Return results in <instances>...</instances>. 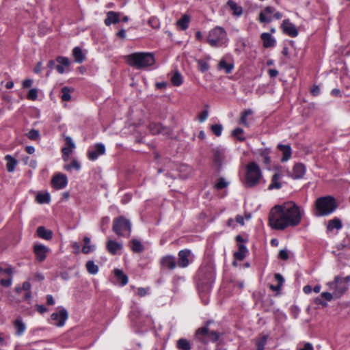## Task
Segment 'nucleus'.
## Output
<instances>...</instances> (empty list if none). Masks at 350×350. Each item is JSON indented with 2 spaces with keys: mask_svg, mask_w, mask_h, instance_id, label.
<instances>
[{
  "mask_svg": "<svg viewBox=\"0 0 350 350\" xmlns=\"http://www.w3.org/2000/svg\"><path fill=\"white\" fill-rule=\"evenodd\" d=\"M215 325L213 321H206L203 327L196 331V338L204 344L216 342L219 338L220 333L213 327Z\"/></svg>",
  "mask_w": 350,
  "mask_h": 350,
  "instance_id": "f257e3e1",
  "label": "nucleus"
},
{
  "mask_svg": "<svg viewBox=\"0 0 350 350\" xmlns=\"http://www.w3.org/2000/svg\"><path fill=\"white\" fill-rule=\"evenodd\" d=\"M126 62L137 69L153 65L155 62L154 55L151 53H133L126 57Z\"/></svg>",
  "mask_w": 350,
  "mask_h": 350,
  "instance_id": "f03ea898",
  "label": "nucleus"
},
{
  "mask_svg": "<svg viewBox=\"0 0 350 350\" xmlns=\"http://www.w3.org/2000/svg\"><path fill=\"white\" fill-rule=\"evenodd\" d=\"M335 199L332 196L320 197L317 199L314 204V215L322 217L331 214L336 208Z\"/></svg>",
  "mask_w": 350,
  "mask_h": 350,
  "instance_id": "7ed1b4c3",
  "label": "nucleus"
},
{
  "mask_svg": "<svg viewBox=\"0 0 350 350\" xmlns=\"http://www.w3.org/2000/svg\"><path fill=\"white\" fill-rule=\"evenodd\" d=\"M280 206H282L285 215L288 226H296L300 223L301 220L300 209L295 203L288 202L280 205Z\"/></svg>",
  "mask_w": 350,
  "mask_h": 350,
  "instance_id": "20e7f679",
  "label": "nucleus"
},
{
  "mask_svg": "<svg viewBox=\"0 0 350 350\" xmlns=\"http://www.w3.org/2000/svg\"><path fill=\"white\" fill-rule=\"evenodd\" d=\"M269 224L271 228L284 230L288 227L285 215L280 205L273 207L269 215Z\"/></svg>",
  "mask_w": 350,
  "mask_h": 350,
  "instance_id": "39448f33",
  "label": "nucleus"
},
{
  "mask_svg": "<svg viewBox=\"0 0 350 350\" xmlns=\"http://www.w3.org/2000/svg\"><path fill=\"white\" fill-rule=\"evenodd\" d=\"M206 40L213 47L226 46L228 42L226 30L219 26L214 27L209 31Z\"/></svg>",
  "mask_w": 350,
  "mask_h": 350,
  "instance_id": "423d86ee",
  "label": "nucleus"
},
{
  "mask_svg": "<svg viewBox=\"0 0 350 350\" xmlns=\"http://www.w3.org/2000/svg\"><path fill=\"white\" fill-rule=\"evenodd\" d=\"M262 177L261 170L257 163L250 162L246 167V174L243 183L245 187L252 188L256 186Z\"/></svg>",
  "mask_w": 350,
  "mask_h": 350,
  "instance_id": "0eeeda50",
  "label": "nucleus"
},
{
  "mask_svg": "<svg viewBox=\"0 0 350 350\" xmlns=\"http://www.w3.org/2000/svg\"><path fill=\"white\" fill-rule=\"evenodd\" d=\"M112 230L119 237H129L131 233V221L124 216L116 217L113 221Z\"/></svg>",
  "mask_w": 350,
  "mask_h": 350,
  "instance_id": "6e6552de",
  "label": "nucleus"
},
{
  "mask_svg": "<svg viewBox=\"0 0 350 350\" xmlns=\"http://www.w3.org/2000/svg\"><path fill=\"white\" fill-rule=\"evenodd\" d=\"M350 282V275L345 278L336 276L334 280L329 282V289L334 291V295L336 298L340 297L348 289V284Z\"/></svg>",
  "mask_w": 350,
  "mask_h": 350,
  "instance_id": "1a4fd4ad",
  "label": "nucleus"
},
{
  "mask_svg": "<svg viewBox=\"0 0 350 350\" xmlns=\"http://www.w3.org/2000/svg\"><path fill=\"white\" fill-rule=\"evenodd\" d=\"M105 153V146L103 144L97 143L90 148L88 151V157L91 161H95L100 155Z\"/></svg>",
  "mask_w": 350,
  "mask_h": 350,
  "instance_id": "9d476101",
  "label": "nucleus"
},
{
  "mask_svg": "<svg viewBox=\"0 0 350 350\" xmlns=\"http://www.w3.org/2000/svg\"><path fill=\"white\" fill-rule=\"evenodd\" d=\"M51 317V319L55 321V325L62 327L67 320L68 314L65 308H61L59 309L58 312H53Z\"/></svg>",
  "mask_w": 350,
  "mask_h": 350,
  "instance_id": "9b49d317",
  "label": "nucleus"
},
{
  "mask_svg": "<svg viewBox=\"0 0 350 350\" xmlns=\"http://www.w3.org/2000/svg\"><path fill=\"white\" fill-rule=\"evenodd\" d=\"M281 28L284 33L291 36L296 37L298 35V30L295 25L290 22L289 19H285L283 21Z\"/></svg>",
  "mask_w": 350,
  "mask_h": 350,
  "instance_id": "f8f14e48",
  "label": "nucleus"
},
{
  "mask_svg": "<svg viewBox=\"0 0 350 350\" xmlns=\"http://www.w3.org/2000/svg\"><path fill=\"white\" fill-rule=\"evenodd\" d=\"M191 251L189 250H180L178 254V261L176 262L178 267L181 268L187 267L190 262L189 257Z\"/></svg>",
  "mask_w": 350,
  "mask_h": 350,
  "instance_id": "ddd939ff",
  "label": "nucleus"
},
{
  "mask_svg": "<svg viewBox=\"0 0 350 350\" xmlns=\"http://www.w3.org/2000/svg\"><path fill=\"white\" fill-rule=\"evenodd\" d=\"M51 183L55 189H62L66 187L68 184L67 176L63 174H56L53 177Z\"/></svg>",
  "mask_w": 350,
  "mask_h": 350,
  "instance_id": "4468645a",
  "label": "nucleus"
},
{
  "mask_svg": "<svg viewBox=\"0 0 350 350\" xmlns=\"http://www.w3.org/2000/svg\"><path fill=\"white\" fill-rule=\"evenodd\" d=\"M224 158L225 150L223 148H217L213 150V162L217 166V170H220Z\"/></svg>",
  "mask_w": 350,
  "mask_h": 350,
  "instance_id": "2eb2a0df",
  "label": "nucleus"
},
{
  "mask_svg": "<svg viewBox=\"0 0 350 350\" xmlns=\"http://www.w3.org/2000/svg\"><path fill=\"white\" fill-rule=\"evenodd\" d=\"M160 263L162 267L170 270H173L178 266L175 257L172 255L163 256L161 259Z\"/></svg>",
  "mask_w": 350,
  "mask_h": 350,
  "instance_id": "dca6fc26",
  "label": "nucleus"
},
{
  "mask_svg": "<svg viewBox=\"0 0 350 350\" xmlns=\"http://www.w3.org/2000/svg\"><path fill=\"white\" fill-rule=\"evenodd\" d=\"M33 251L38 261L42 262L46 258V253L48 249L42 244H36L33 247Z\"/></svg>",
  "mask_w": 350,
  "mask_h": 350,
  "instance_id": "f3484780",
  "label": "nucleus"
},
{
  "mask_svg": "<svg viewBox=\"0 0 350 350\" xmlns=\"http://www.w3.org/2000/svg\"><path fill=\"white\" fill-rule=\"evenodd\" d=\"M275 8L271 6H267L262 12L259 14L258 20L260 23H270L272 21L271 16H266V14H271Z\"/></svg>",
  "mask_w": 350,
  "mask_h": 350,
  "instance_id": "a211bd4d",
  "label": "nucleus"
},
{
  "mask_svg": "<svg viewBox=\"0 0 350 350\" xmlns=\"http://www.w3.org/2000/svg\"><path fill=\"white\" fill-rule=\"evenodd\" d=\"M238 251L234 252L233 256L235 260L242 261L248 253L247 247L243 243H238Z\"/></svg>",
  "mask_w": 350,
  "mask_h": 350,
  "instance_id": "6ab92c4d",
  "label": "nucleus"
},
{
  "mask_svg": "<svg viewBox=\"0 0 350 350\" xmlns=\"http://www.w3.org/2000/svg\"><path fill=\"white\" fill-rule=\"evenodd\" d=\"M120 12H115L113 11H109L107 13V17L105 19V24L107 26H109L111 24H116L120 21Z\"/></svg>",
  "mask_w": 350,
  "mask_h": 350,
  "instance_id": "aec40b11",
  "label": "nucleus"
},
{
  "mask_svg": "<svg viewBox=\"0 0 350 350\" xmlns=\"http://www.w3.org/2000/svg\"><path fill=\"white\" fill-rule=\"evenodd\" d=\"M306 173V167L302 163H297L293 166L292 177L294 179L301 178Z\"/></svg>",
  "mask_w": 350,
  "mask_h": 350,
  "instance_id": "412c9836",
  "label": "nucleus"
},
{
  "mask_svg": "<svg viewBox=\"0 0 350 350\" xmlns=\"http://www.w3.org/2000/svg\"><path fill=\"white\" fill-rule=\"evenodd\" d=\"M260 38L262 40L263 46L265 48L273 47L275 45V40L269 33H262Z\"/></svg>",
  "mask_w": 350,
  "mask_h": 350,
  "instance_id": "4be33fe9",
  "label": "nucleus"
},
{
  "mask_svg": "<svg viewBox=\"0 0 350 350\" xmlns=\"http://www.w3.org/2000/svg\"><path fill=\"white\" fill-rule=\"evenodd\" d=\"M36 234L40 238L45 240H50L53 238V232L44 226L38 227Z\"/></svg>",
  "mask_w": 350,
  "mask_h": 350,
  "instance_id": "5701e85b",
  "label": "nucleus"
},
{
  "mask_svg": "<svg viewBox=\"0 0 350 350\" xmlns=\"http://www.w3.org/2000/svg\"><path fill=\"white\" fill-rule=\"evenodd\" d=\"M107 249L110 254L116 255L118 251L122 249V245L116 241L109 240L107 243Z\"/></svg>",
  "mask_w": 350,
  "mask_h": 350,
  "instance_id": "b1692460",
  "label": "nucleus"
},
{
  "mask_svg": "<svg viewBox=\"0 0 350 350\" xmlns=\"http://www.w3.org/2000/svg\"><path fill=\"white\" fill-rule=\"evenodd\" d=\"M278 148L282 152L281 161H287L291 157V148L289 145L279 144Z\"/></svg>",
  "mask_w": 350,
  "mask_h": 350,
  "instance_id": "393cba45",
  "label": "nucleus"
},
{
  "mask_svg": "<svg viewBox=\"0 0 350 350\" xmlns=\"http://www.w3.org/2000/svg\"><path fill=\"white\" fill-rule=\"evenodd\" d=\"M253 113L252 109H245L243 112L241 113L240 118L239 120V123L245 127H249L250 124L247 120V117Z\"/></svg>",
  "mask_w": 350,
  "mask_h": 350,
  "instance_id": "a878e982",
  "label": "nucleus"
},
{
  "mask_svg": "<svg viewBox=\"0 0 350 350\" xmlns=\"http://www.w3.org/2000/svg\"><path fill=\"white\" fill-rule=\"evenodd\" d=\"M148 128L152 135L163 133L165 129L161 124L154 122L150 123Z\"/></svg>",
  "mask_w": 350,
  "mask_h": 350,
  "instance_id": "bb28decb",
  "label": "nucleus"
},
{
  "mask_svg": "<svg viewBox=\"0 0 350 350\" xmlns=\"http://www.w3.org/2000/svg\"><path fill=\"white\" fill-rule=\"evenodd\" d=\"M113 272L117 280L120 282L122 286H124L128 283V277L122 270L115 269Z\"/></svg>",
  "mask_w": 350,
  "mask_h": 350,
  "instance_id": "cd10ccee",
  "label": "nucleus"
},
{
  "mask_svg": "<svg viewBox=\"0 0 350 350\" xmlns=\"http://www.w3.org/2000/svg\"><path fill=\"white\" fill-rule=\"evenodd\" d=\"M342 221L340 219L335 217L328 221L327 226V231H332L334 229L340 230L342 228Z\"/></svg>",
  "mask_w": 350,
  "mask_h": 350,
  "instance_id": "c85d7f7f",
  "label": "nucleus"
},
{
  "mask_svg": "<svg viewBox=\"0 0 350 350\" xmlns=\"http://www.w3.org/2000/svg\"><path fill=\"white\" fill-rule=\"evenodd\" d=\"M281 175L279 173H275L273 174L271 178V183L268 187V189L272 190V189H279L281 188L282 185L279 182V179L280 178Z\"/></svg>",
  "mask_w": 350,
  "mask_h": 350,
  "instance_id": "c756f323",
  "label": "nucleus"
},
{
  "mask_svg": "<svg viewBox=\"0 0 350 350\" xmlns=\"http://www.w3.org/2000/svg\"><path fill=\"white\" fill-rule=\"evenodd\" d=\"M72 55L75 61L77 63H81L85 59V55L82 52L81 49L79 46H76L73 49Z\"/></svg>",
  "mask_w": 350,
  "mask_h": 350,
  "instance_id": "7c9ffc66",
  "label": "nucleus"
},
{
  "mask_svg": "<svg viewBox=\"0 0 350 350\" xmlns=\"http://www.w3.org/2000/svg\"><path fill=\"white\" fill-rule=\"evenodd\" d=\"M190 22V16L187 14H184L178 21L176 22L177 26L180 29L185 30L188 28Z\"/></svg>",
  "mask_w": 350,
  "mask_h": 350,
  "instance_id": "2f4dec72",
  "label": "nucleus"
},
{
  "mask_svg": "<svg viewBox=\"0 0 350 350\" xmlns=\"http://www.w3.org/2000/svg\"><path fill=\"white\" fill-rule=\"evenodd\" d=\"M84 245L82 247V252L83 254H89L95 250V245L90 244V239L88 237L83 238Z\"/></svg>",
  "mask_w": 350,
  "mask_h": 350,
  "instance_id": "473e14b6",
  "label": "nucleus"
},
{
  "mask_svg": "<svg viewBox=\"0 0 350 350\" xmlns=\"http://www.w3.org/2000/svg\"><path fill=\"white\" fill-rule=\"evenodd\" d=\"M176 347L179 350H191V344L186 338H180L176 342Z\"/></svg>",
  "mask_w": 350,
  "mask_h": 350,
  "instance_id": "72a5a7b5",
  "label": "nucleus"
},
{
  "mask_svg": "<svg viewBox=\"0 0 350 350\" xmlns=\"http://www.w3.org/2000/svg\"><path fill=\"white\" fill-rule=\"evenodd\" d=\"M5 159L7 161V170L9 172H12L14 170L15 166L17 164V161L10 155H6L5 157Z\"/></svg>",
  "mask_w": 350,
  "mask_h": 350,
  "instance_id": "f704fd0d",
  "label": "nucleus"
},
{
  "mask_svg": "<svg viewBox=\"0 0 350 350\" xmlns=\"http://www.w3.org/2000/svg\"><path fill=\"white\" fill-rule=\"evenodd\" d=\"M131 250L136 253H140L144 250V246L141 242L137 239H133L130 242Z\"/></svg>",
  "mask_w": 350,
  "mask_h": 350,
  "instance_id": "c9c22d12",
  "label": "nucleus"
},
{
  "mask_svg": "<svg viewBox=\"0 0 350 350\" xmlns=\"http://www.w3.org/2000/svg\"><path fill=\"white\" fill-rule=\"evenodd\" d=\"M85 267L88 272L90 274L95 275L98 272V267L94 264L93 260H88L85 264Z\"/></svg>",
  "mask_w": 350,
  "mask_h": 350,
  "instance_id": "e433bc0d",
  "label": "nucleus"
},
{
  "mask_svg": "<svg viewBox=\"0 0 350 350\" xmlns=\"http://www.w3.org/2000/svg\"><path fill=\"white\" fill-rule=\"evenodd\" d=\"M268 335H263L261 337L258 338L256 340V350H264L265 346L267 344V341L268 339Z\"/></svg>",
  "mask_w": 350,
  "mask_h": 350,
  "instance_id": "4c0bfd02",
  "label": "nucleus"
},
{
  "mask_svg": "<svg viewBox=\"0 0 350 350\" xmlns=\"http://www.w3.org/2000/svg\"><path fill=\"white\" fill-rule=\"evenodd\" d=\"M228 5L230 8V9L233 11L234 14L239 16L242 14V8L241 6H239L234 1L232 0H229L228 1Z\"/></svg>",
  "mask_w": 350,
  "mask_h": 350,
  "instance_id": "58836bf2",
  "label": "nucleus"
},
{
  "mask_svg": "<svg viewBox=\"0 0 350 350\" xmlns=\"http://www.w3.org/2000/svg\"><path fill=\"white\" fill-rule=\"evenodd\" d=\"M14 326H15V328L16 329V334L17 335L20 336L25 332V325L21 319H17L15 321Z\"/></svg>",
  "mask_w": 350,
  "mask_h": 350,
  "instance_id": "ea45409f",
  "label": "nucleus"
},
{
  "mask_svg": "<svg viewBox=\"0 0 350 350\" xmlns=\"http://www.w3.org/2000/svg\"><path fill=\"white\" fill-rule=\"evenodd\" d=\"M172 84L175 86H179L183 83V77L179 72H176L171 78Z\"/></svg>",
  "mask_w": 350,
  "mask_h": 350,
  "instance_id": "a19ab883",
  "label": "nucleus"
},
{
  "mask_svg": "<svg viewBox=\"0 0 350 350\" xmlns=\"http://www.w3.org/2000/svg\"><path fill=\"white\" fill-rule=\"evenodd\" d=\"M269 152L270 151L267 149H262L260 151V155L262 158V161L267 165H269L271 163V158L269 155Z\"/></svg>",
  "mask_w": 350,
  "mask_h": 350,
  "instance_id": "79ce46f5",
  "label": "nucleus"
},
{
  "mask_svg": "<svg viewBox=\"0 0 350 350\" xmlns=\"http://www.w3.org/2000/svg\"><path fill=\"white\" fill-rule=\"evenodd\" d=\"M36 200L40 204L49 203L50 202V195L49 193H38L36 196Z\"/></svg>",
  "mask_w": 350,
  "mask_h": 350,
  "instance_id": "37998d69",
  "label": "nucleus"
},
{
  "mask_svg": "<svg viewBox=\"0 0 350 350\" xmlns=\"http://www.w3.org/2000/svg\"><path fill=\"white\" fill-rule=\"evenodd\" d=\"M233 65L227 64L225 60H221L219 63L218 68L219 69H224L225 70V72L226 74H229L232 72L233 69Z\"/></svg>",
  "mask_w": 350,
  "mask_h": 350,
  "instance_id": "c03bdc74",
  "label": "nucleus"
},
{
  "mask_svg": "<svg viewBox=\"0 0 350 350\" xmlns=\"http://www.w3.org/2000/svg\"><path fill=\"white\" fill-rule=\"evenodd\" d=\"M70 90L68 87H64L61 90V98L63 101H69L71 99Z\"/></svg>",
  "mask_w": 350,
  "mask_h": 350,
  "instance_id": "a18cd8bd",
  "label": "nucleus"
},
{
  "mask_svg": "<svg viewBox=\"0 0 350 350\" xmlns=\"http://www.w3.org/2000/svg\"><path fill=\"white\" fill-rule=\"evenodd\" d=\"M243 130L241 128H237L232 132V135L236 137L240 142L245 141V138L243 136Z\"/></svg>",
  "mask_w": 350,
  "mask_h": 350,
  "instance_id": "49530a36",
  "label": "nucleus"
},
{
  "mask_svg": "<svg viewBox=\"0 0 350 350\" xmlns=\"http://www.w3.org/2000/svg\"><path fill=\"white\" fill-rule=\"evenodd\" d=\"M81 168L80 163L77 160H73L70 164L65 165L64 169L67 171H71L72 169L79 170Z\"/></svg>",
  "mask_w": 350,
  "mask_h": 350,
  "instance_id": "de8ad7c7",
  "label": "nucleus"
},
{
  "mask_svg": "<svg viewBox=\"0 0 350 350\" xmlns=\"http://www.w3.org/2000/svg\"><path fill=\"white\" fill-rule=\"evenodd\" d=\"M228 185V183L225 180V178L221 177L218 179V181L215 185L214 188L217 190H220V189L227 187Z\"/></svg>",
  "mask_w": 350,
  "mask_h": 350,
  "instance_id": "09e8293b",
  "label": "nucleus"
},
{
  "mask_svg": "<svg viewBox=\"0 0 350 350\" xmlns=\"http://www.w3.org/2000/svg\"><path fill=\"white\" fill-rule=\"evenodd\" d=\"M212 132L217 137L221 135L223 126L220 124H213L211 127Z\"/></svg>",
  "mask_w": 350,
  "mask_h": 350,
  "instance_id": "8fccbe9b",
  "label": "nucleus"
},
{
  "mask_svg": "<svg viewBox=\"0 0 350 350\" xmlns=\"http://www.w3.org/2000/svg\"><path fill=\"white\" fill-rule=\"evenodd\" d=\"M56 62L59 65L64 66L65 67H68L70 66V60L66 57L58 56L56 58Z\"/></svg>",
  "mask_w": 350,
  "mask_h": 350,
  "instance_id": "3c124183",
  "label": "nucleus"
},
{
  "mask_svg": "<svg viewBox=\"0 0 350 350\" xmlns=\"http://www.w3.org/2000/svg\"><path fill=\"white\" fill-rule=\"evenodd\" d=\"M198 65L200 71H201L202 72L208 70L209 68L208 64L206 62L202 59L198 61Z\"/></svg>",
  "mask_w": 350,
  "mask_h": 350,
  "instance_id": "603ef678",
  "label": "nucleus"
},
{
  "mask_svg": "<svg viewBox=\"0 0 350 350\" xmlns=\"http://www.w3.org/2000/svg\"><path fill=\"white\" fill-rule=\"evenodd\" d=\"M148 24L154 29H159L160 26L159 20L157 17H151L148 20Z\"/></svg>",
  "mask_w": 350,
  "mask_h": 350,
  "instance_id": "864d4df0",
  "label": "nucleus"
},
{
  "mask_svg": "<svg viewBox=\"0 0 350 350\" xmlns=\"http://www.w3.org/2000/svg\"><path fill=\"white\" fill-rule=\"evenodd\" d=\"M37 97H38V91L35 88L31 89L27 95V98L29 100H36Z\"/></svg>",
  "mask_w": 350,
  "mask_h": 350,
  "instance_id": "5fc2aeb1",
  "label": "nucleus"
},
{
  "mask_svg": "<svg viewBox=\"0 0 350 350\" xmlns=\"http://www.w3.org/2000/svg\"><path fill=\"white\" fill-rule=\"evenodd\" d=\"M27 137L31 140H36L40 137L39 131L35 129H31L28 133Z\"/></svg>",
  "mask_w": 350,
  "mask_h": 350,
  "instance_id": "6e6d98bb",
  "label": "nucleus"
},
{
  "mask_svg": "<svg viewBox=\"0 0 350 350\" xmlns=\"http://www.w3.org/2000/svg\"><path fill=\"white\" fill-rule=\"evenodd\" d=\"M74 148H71L69 147H64L62 150L63 154V159L64 161H66L68 159L69 155L72 153V150Z\"/></svg>",
  "mask_w": 350,
  "mask_h": 350,
  "instance_id": "4d7b16f0",
  "label": "nucleus"
},
{
  "mask_svg": "<svg viewBox=\"0 0 350 350\" xmlns=\"http://www.w3.org/2000/svg\"><path fill=\"white\" fill-rule=\"evenodd\" d=\"M2 273H5L10 276H12V275L13 273L12 268L10 266V267H8L3 269V267H1L0 266V275Z\"/></svg>",
  "mask_w": 350,
  "mask_h": 350,
  "instance_id": "13d9d810",
  "label": "nucleus"
},
{
  "mask_svg": "<svg viewBox=\"0 0 350 350\" xmlns=\"http://www.w3.org/2000/svg\"><path fill=\"white\" fill-rule=\"evenodd\" d=\"M321 297L325 299L326 301H331L334 297V292L332 293L328 292H324L321 293Z\"/></svg>",
  "mask_w": 350,
  "mask_h": 350,
  "instance_id": "bf43d9fd",
  "label": "nucleus"
},
{
  "mask_svg": "<svg viewBox=\"0 0 350 350\" xmlns=\"http://www.w3.org/2000/svg\"><path fill=\"white\" fill-rule=\"evenodd\" d=\"M12 280L11 276L8 279H1L0 280L1 285H2L3 286H5V287L10 286L12 284Z\"/></svg>",
  "mask_w": 350,
  "mask_h": 350,
  "instance_id": "052dcab7",
  "label": "nucleus"
},
{
  "mask_svg": "<svg viewBox=\"0 0 350 350\" xmlns=\"http://www.w3.org/2000/svg\"><path fill=\"white\" fill-rule=\"evenodd\" d=\"M278 256L281 260H286L288 258V252L285 250H282L280 251Z\"/></svg>",
  "mask_w": 350,
  "mask_h": 350,
  "instance_id": "680f3d73",
  "label": "nucleus"
},
{
  "mask_svg": "<svg viewBox=\"0 0 350 350\" xmlns=\"http://www.w3.org/2000/svg\"><path fill=\"white\" fill-rule=\"evenodd\" d=\"M65 142H66V144L68 145L67 147H69L71 148H75V144L73 142V141L70 137H69V136L66 137Z\"/></svg>",
  "mask_w": 350,
  "mask_h": 350,
  "instance_id": "e2e57ef3",
  "label": "nucleus"
},
{
  "mask_svg": "<svg viewBox=\"0 0 350 350\" xmlns=\"http://www.w3.org/2000/svg\"><path fill=\"white\" fill-rule=\"evenodd\" d=\"M274 278H275V280L278 282V284L282 286V284L284 282V279L282 277V275L280 273H275L274 275Z\"/></svg>",
  "mask_w": 350,
  "mask_h": 350,
  "instance_id": "0e129e2a",
  "label": "nucleus"
},
{
  "mask_svg": "<svg viewBox=\"0 0 350 350\" xmlns=\"http://www.w3.org/2000/svg\"><path fill=\"white\" fill-rule=\"evenodd\" d=\"M208 117V111L206 110L203 111L198 117V120L200 122H203L206 120Z\"/></svg>",
  "mask_w": 350,
  "mask_h": 350,
  "instance_id": "69168bd1",
  "label": "nucleus"
},
{
  "mask_svg": "<svg viewBox=\"0 0 350 350\" xmlns=\"http://www.w3.org/2000/svg\"><path fill=\"white\" fill-rule=\"evenodd\" d=\"M310 92L313 96H318L320 94V88L318 85H314Z\"/></svg>",
  "mask_w": 350,
  "mask_h": 350,
  "instance_id": "338daca9",
  "label": "nucleus"
},
{
  "mask_svg": "<svg viewBox=\"0 0 350 350\" xmlns=\"http://www.w3.org/2000/svg\"><path fill=\"white\" fill-rule=\"evenodd\" d=\"M116 36L117 37L122 39V40H124L126 39V31L125 29H121L117 33H116Z\"/></svg>",
  "mask_w": 350,
  "mask_h": 350,
  "instance_id": "774afa93",
  "label": "nucleus"
}]
</instances>
